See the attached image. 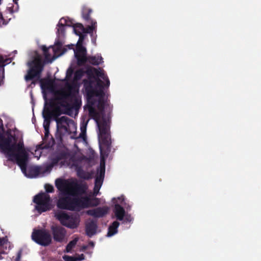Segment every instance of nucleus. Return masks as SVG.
<instances>
[{
  "instance_id": "obj_14",
  "label": "nucleus",
  "mask_w": 261,
  "mask_h": 261,
  "mask_svg": "<svg viewBox=\"0 0 261 261\" xmlns=\"http://www.w3.org/2000/svg\"><path fill=\"white\" fill-rule=\"evenodd\" d=\"M27 171L24 173L27 174ZM28 176L30 177H34L38 176L39 175H43L47 172L49 171V168L48 167H46L45 168H42L39 166L31 167L28 169Z\"/></svg>"
},
{
  "instance_id": "obj_44",
  "label": "nucleus",
  "mask_w": 261,
  "mask_h": 261,
  "mask_svg": "<svg viewBox=\"0 0 261 261\" xmlns=\"http://www.w3.org/2000/svg\"><path fill=\"white\" fill-rule=\"evenodd\" d=\"M5 60L3 58H0V69L1 70H4V66H5Z\"/></svg>"
},
{
  "instance_id": "obj_55",
  "label": "nucleus",
  "mask_w": 261,
  "mask_h": 261,
  "mask_svg": "<svg viewBox=\"0 0 261 261\" xmlns=\"http://www.w3.org/2000/svg\"><path fill=\"white\" fill-rule=\"evenodd\" d=\"M19 254H18V256H17V258H19Z\"/></svg>"
},
{
  "instance_id": "obj_50",
  "label": "nucleus",
  "mask_w": 261,
  "mask_h": 261,
  "mask_svg": "<svg viewBox=\"0 0 261 261\" xmlns=\"http://www.w3.org/2000/svg\"><path fill=\"white\" fill-rule=\"evenodd\" d=\"M66 20H67L68 23H71V26L70 27H73V25H74V24L73 23L72 21L71 20H69V19H66Z\"/></svg>"
},
{
  "instance_id": "obj_30",
  "label": "nucleus",
  "mask_w": 261,
  "mask_h": 261,
  "mask_svg": "<svg viewBox=\"0 0 261 261\" xmlns=\"http://www.w3.org/2000/svg\"><path fill=\"white\" fill-rule=\"evenodd\" d=\"M73 31L74 33L76 35H83L84 33V30H85V28L82 23H76L73 25Z\"/></svg>"
},
{
  "instance_id": "obj_36",
  "label": "nucleus",
  "mask_w": 261,
  "mask_h": 261,
  "mask_svg": "<svg viewBox=\"0 0 261 261\" xmlns=\"http://www.w3.org/2000/svg\"><path fill=\"white\" fill-rule=\"evenodd\" d=\"M8 241V240L7 237L0 238V249H6Z\"/></svg>"
},
{
  "instance_id": "obj_27",
  "label": "nucleus",
  "mask_w": 261,
  "mask_h": 261,
  "mask_svg": "<svg viewBox=\"0 0 261 261\" xmlns=\"http://www.w3.org/2000/svg\"><path fill=\"white\" fill-rule=\"evenodd\" d=\"M91 23V25H88L86 28H85V30H84V33H89L91 35L93 34V31L96 28V21L94 20H91V21H87Z\"/></svg>"
},
{
  "instance_id": "obj_1",
  "label": "nucleus",
  "mask_w": 261,
  "mask_h": 261,
  "mask_svg": "<svg viewBox=\"0 0 261 261\" xmlns=\"http://www.w3.org/2000/svg\"><path fill=\"white\" fill-rule=\"evenodd\" d=\"M72 196L68 195L60 197L57 202V207L61 210L79 211L89 206H96L100 202L99 199L96 197L91 199L87 196L81 198Z\"/></svg>"
},
{
  "instance_id": "obj_7",
  "label": "nucleus",
  "mask_w": 261,
  "mask_h": 261,
  "mask_svg": "<svg viewBox=\"0 0 261 261\" xmlns=\"http://www.w3.org/2000/svg\"><path fill=\"white\" fill-rule=\"evenodd\" d=\"M56 186L60 191H64L66 194L70 196H77L86 193L87 187L86 184H78L76 182L66 183L65 180L58 178L55 181Z\"/></svg>"
},
{
  "instance_id": "obj_49",
  "label": "nucleus",
  "mask_w": 261,
  "mask_h": 261,
  "mask_svg": "<svg viewBox=\"0 0 261 261\" xmlns=\"http://www.w3.org/2000/svg\"><path fill=\"white\" fill-rule=\"evenodd\" d=\"M56 45L57 46L58 48H60L62 47V44L61 42L58 41L56 43Z\"/></svg>"
},
{
  "instance_id": "obj_38",
  "label": "nucleus",
  "mask_w": 261,
  "mask_h": 261,
  "mask_svg": "<svg viewBox=\"0 0 261 261\" xmlns=\"http://www.w3.org/2000/svg\"><path fill=\"white\" fill-rule=\"evenodd\" d=\"M94 68L88 67L86 71H84L85 73L87 74L88 76L89 79L88 80H91V79L93 77L94 74Z\"/></svg>"
},
{
  "instance_id": "obj_46",
  "label": "nucleus",
  "mask_w": 261,
  "mask_h": 261,
  "mask_svg": "<svg viewBox=\"0 0 261 261\" xmlns=\"http://www.w3.org/2000/svg\"><path fill=\"white\" fill-rule=\"evenodd\" d=\"M76 260H82L85 259V255L83 254H79L75 257Z\"/></svg>"
},
{
  "instance_id": "obj_42",
  "label": "nucleus",
  "mask_w": 261,
  "mask_h": 261,
  "mask_svg": "<svg viewBox=\"0 0 261 261\" xmlns=\"http://www.w3.org/2000/svg\"><path fill=\"white\" fill-rule=\"evenodd\" d=\"M78 36H79V39L77 41L76 46H79V45L83 46V42L85 39V35L83 34V35H78Z\"/></svg>"
},
{
  "instance_id": "obj_24",
  "label": "nucleus",
  "mask_w": 261,
  "mask_h": 261,
  "mask_svg": "<svg viewBox=\"0 0 261 261\" xmlns=\"http://www.w3.org/2000/svg\"><path fill=\"white\" fill-rule=\"evenodd\" d=\"M94 74L97 76V78H95L96 82H97V79H99L98 77H100L106 82V86L109 87L110 84V81L108 76L105 75L103 71L102 70H99L96 68H94Z\"/></svg>"
},
{
  "instance_id": "obj_3",
  "label": "nucleus",
  "mask_w": 261,
  "mask_h": 261,
  "mask_svg": "<svg viewBox=\"0 0 261 261\" xmlns=\"http://www.w3.org/2000/svg\"><path fill=\"white\" fill-rule=\"evenodd\" d=\"M97 84L93 86L94 81L92 80H83L84 87L88 102L94 101L93 98L94 96L98 97V107L99 109L103 110L105 107L104 99L105 92L103 91V82L100 79H97Z\"/></svg>"
},
{
  "instance_id": "obj_54",
  "label": "nucleus",
  "mask_w": 261,
  "mask_h": 261,
  "mask_svg": "<svg viewBox=\"0 0 261 261\" xmlns=\"http://www.w3.org/2000/svg\"><path fill=\"white\" fill-rule=\"evenodd\" d=\"M44 98H45V100L46 99V97L45 96H44Z\"/></svg>"
},
{
  "instance_id": "obj_26",
  "label": "nucleus",
  "mask_w": 261,
  "mask_h": 261,
  "mask_svg": "<svg viewBox=\"0 0 261 261\" xmlns=\"http://www.w3.org/2000/svg\"><path fill=\"white\" fill-rule=\"evenodd\" d=\"M102 60L101 56H88L86 59V63L89 62L93 65H98Z\"/></svg>"
},
{
  "instance_id": "obj_31",
  "label": "nucleus",
  "mask_w": 261,
  "mask_h": 261,
  "mask_svg": "<svg viewBox=\"0 0 261 261\" xmlns=\"http://www.w3.org/2000/svg\"><path fill=\"white\" fill-rule=\"evenodd\" d=\"M77 175L80 178L86 180H88L91 177V175L90 173L86 172L82 169H79L77 170Z\"/></svg>"
},
{
  "instance_id": "obj_33",
  "label": "nucleus",
  "mask_w": 261,
  "mask_h": 261,
  "mask_svg": "<svg viewBox=\"0 0 261 261\" xmlns=\"http://www.w3.org/2000/svg\"><path fill=\"white\" fill-rule=\"evenodd\" d=\"M78 240L75 238L73 240L69 242V243L67 245L66 247V252H69L71 251L72 249L76 245Z\"/></svg>"
},
{
  "instance_id": "obj_10",
  "label": "nucleus",
  "mask_w": 261,
  "mask_h": 261,
  "mask_svg": "<svg viewBox=\"0 0 261 261\" xmlns=\"http://www.w3.org/2000/svg\"><path fill=\"white\" fill-rule=\"evenodd\" d=\"M32 240L38 244L48 246L51 243V236L49 232L44 229H34L32 233Z\"/></svg>"
},
{
  "instance_id": "obj_56",
  "label": "nucleus",
  "mask_w": 261,
  "mask_h": 261,
  "mask_svg": "<svg viewBox=\"0 0 261 261\" xmlns=\"http://www.w3.org/2000/svg\"><path fill=\"white\" fill-rule=\"evenodd\" d=\"M14 1H15V0H13Z\"/></svg>"
},
{
  "instance_id": "obj_35",
  "label": "nucleus",
  "mask_w": 261,
  "mask_h": 261,
  "mask_svg": "<svg viewBox=\"0 0 261 261\" xmlns=\"http://www.w3.org/2000/svg\"><path fill=\"white\" fill-rule=\"evenodd\" d=\"M102 182L100 181H98L95 180L94 187V195L96 196L99 193V191L102 186Z\"/></svg>"
},
{
  "instance_id": "obj_48",
  "label": "nucleus",
  "mask_w": 261,
  "mask_h": 261,
  "mask_svg": "<svg viewBox=\"0 0 261 261\" xmlns=\"http://www.w3.org/2000/svg\"><path fill=\"white\" fill-rule=\"evenodd\" d=\"M6 252L4 249H0V259H2L3 257L2 256V254H5Z\"/></svg>"
},
{
  "instance_id": "obj_4",
  "label": "nucleus",
  "mask_w": 261,
  "mask_h": 261,
  "mask_svg": "<svg viewBox=\"0 0 261 261\" xmlns=\"http://www.w3.org/2000/svg\"><path fill=\"white\" fill-rule=\"evenodd\" d=\"M78 92V89L73 84H67L65 89H62L55 93L56 99L58 104L63 108H70L71 105L69 102H72L73 99V106L75 107L80 106L81 103L76 97V94Z\"/></svg>"
},
{
  "instance_id": "obj_5",
  "label": "nucleus",
  "mask_w": 261,
  "mask_h": 261,
  "mask_svg": "<svg viewBox=\"0 0 261 261\" xmlns=\"http://www.w3.org/2000/svg\"><path fill=\"white\" fill-rule=\"evenodd\" d=\"M98 128V141L101 154L108 155L111 151V139L110 135V126L108 122L104 117L101 119V124Z\"/></svg>"
},
{
  "instance_id": "obj_13",
  "label": "nucleus",
  "mask_w": 261,
  "mask_h": 261,
  "mask_svg": "<svg viewBox=\"0 0 261 261\" xmlns=\"http://www.w3.org/2000/svg\"><path fill=\"white\" fill-rule=\"evenodd\" d=\"M51 233L54 240L58 242H62L64 239L66 231L60 226L53 225L51 226Z\"/></svg>"
},
{
  "instance_id": "obj_53",
  "label": "nucleus",
  "mask_w": 261,
  "mask_h": 261,
  "mask_svg": "<svg viewBox=\"0 0 261 261\" xmlns=\"http://www.w3.org/2000/svg\"><path fill=\"white\" fill-rule=\"evenodd\" d=\"M0 18H1L2 19H3V16H2V15L1 14H0Z\"/></svg>"
},
{
  "instance_id": "obj_18",
  "label": "nucleus",
  "mask_w": 261,
  "mask_h": 261,
  "mask_svg": "<svg viewBox=\"0 0 261 261\" xmlns=\"http://www.w3.org/2000/svg\"><path fill=\"white\" fill-rule=\"evenodd\" d=\"M49 129H44V138L43 139V141L45 144H40L37 146L38 149H48L51 147L55 144V140L54 138L51 137L50 138V141L48 143H46V141L49 137Z\"/></svg>"
},
{
  "instance_id": "obj_28",
  "label": "nucleus",
  "mask_w": 261,
  "mask_h": 261,
  "mask_svg": "<svg viewBox=\"0 0 261 261\" xmlns=\"http://www.w3.org/2000/svg\"><path fill=\"white\" fill-rule=\"evenodd\" d=\"M105 173V163L102 165L100 163V169L98 171V175L96 177L95 180L100 181L103 182L104 176Z\"/></svg>"
},
{
  "instance_id": "obj_9",
  "label": "nucleus",
  "mask_w": 261,
  "mask_h": 261,
  "mask_svg": "<svg viewBox=\"0 0 261 261\" xmlns=\"http://www.w3.org/2000/svg\"><path fill=\"white\" fill-rule=\"evenodd\" d=\"M33 202L37 204L36 209L40 213L49 211L52 208L51 198L45 193H40L35 196Z\"/></svg>"
},
{
  "instance_id": "obj_20",
  "label": "nucleus",
  "mask_w": 261,
  "mask_h": 261,
  "mask_svg": "<svg viewBox=\"0 0 261 261\" xmlns=\"http://www.w3.org/2000/svg\"><path fill=\"white\" fill-rule=\"evenodd\" d=\"M68 26L70 27L71 23H68L66 18H62L60 19L58 24H57V27L58 28L57 29V34L58 35L64 36L65 33V27Z\"/></svg>"
},
{
  "instance_id": "obj_2",
  "label": "nucleus",
  "mask_w": 261,
  "mask_h": 261,
  "mask_svg": "<svg viewBox=\"0 0 261 261\" xmlns=\"http://www.w3.org/2000/svg\"><path fill=\"white\" fill-rule=\"evenodd\" d=\"M28 65L29 68L24 76V80L27 82L32 81L30 86L35 85L38 81H40L42 89H48L52 86L53 82L51 81L47 80L45 82H43L42 79H41L44 62L39 56L35 57L32 61L28 62Z\"/></svg>"
},
{
  "instance_id": "obj_37",
  "label": "nucleus",
  "mask_w": 261,
  "mask_h": 261,
  "mask_svg": "<svg viewBox=\"0 0 261 261\" xmlns=\"http://www.w3.org/2000/svg\"><path fill=\"white\" fill-rule=\"evenodd\" d=\"M84 71L82 69L76 70L74 73V79L76 81L80 80L84 75Z\"/></svg>"
},
{
  "instance_id": "obj_19",
  "label": "nucleus",
  "mask_w": 261,
  "mask_h": 261,
  "mask_svg": "<svg viewBox=\"0 0 261 261\" xmlns=\"http://www.w3.org/2000/svg\"><path fill=\"white\" fill-rule=\"evenodd\" d=\"M80 219L76 215H70L65 224V226L69 228H75L79 226Z\"/></svg>"
},
{
  "instance_id": "obj_29",
  "label": "nucleus",
  "mask_w": 261,
  "mask_h": 261,
  "mask_svg": "<svg viewBox=\"0 0 261 261\" xmlns=\"http://www.w3.org/2000/svg\"><path fill=\"white\" fill-rule=\"evenodd\" d=\"M48 49L49 48H47L45 45H43L42 46V50L43 51V54L45 57V60H42V61L44 62V65L45 64L46 62L51 63L54 60V59H50L51 55L49 53Z\"/></svg>"
},
{
  "instance_id": "obj_32",
  "label": "nucleus",
  "mask_w": 261,
  "mask_h": 261,
  "mask_svg": "<svg viewBox=\"0 0 261 261\" xmlns=\"http://www.w3.org/2000/svg\"><path fill=\"white\" fill-rule=\"evenodd\" d=\"M88 123V121L86 122V123H84L83 122L82 125L81 126V132L79 135V136L78 137H75L73 136H71V138L72 139H77V138H83L84 139H85L86 138V125Z\"/></svg>"
},
{
  "instance_id": "obj_22",
  "label": "nucleus",
  "mask_w": 261,
  "mask_h": 261,
  "mask_svg": "<svg viewBox=\"0 0 261 261\" xmlns=\"http://www.w3.org/2000/svg\"><path fill=\"white\" fill-rule=\"evenodd\" d=\"M69 216L70 215L63 211H58L55 213V217L64 226L65 225L68 219L69 218Z\"/></svg>"
},
{
  "instance_id": "obj_40",
  "label": "nucleus",
  "mask_w": 261,
  "mask_h": 261,
  "mask_svg": "<svg viewBox=\"0 0 261 261\" xmlns=\"http://www.w3.org/2000/svg\"><path fill=\"white\" fill-rule=\"evenodd\" d=\"M47 107H49L50 109H53L55 107V103H54V100L53 99H50L48 100V101L47 102L46 101L45 103V105Z\"/></svg>"
},
{
  "instance_id": "obj_34",
  "label": "nucleus",
  "mask_w": 261,
  "mask_h": 261,
  "mask_svg": "<svg viewBox=\"0 0 261 261\" xmlns=\"http://www.w3.org/2000/svg\"><path fill=\"white\" fill-rule=\"evenodd\" d=\"M51 109L47 107L46 106H44V109L43 111V118H51Z\"/></svg>"
},
{
  "instance_id": "obj_25",
  "label": "nucleus",
  "mask_w": 261,
  "mask_h": 261,
  "mask_svg": "<svg viewBox=\"0 0 261 261\" xmlns=\"http://www.w3.org/2000/svg\"><path fill=\"white\" fill-rule=\"evenodd\" d=\"M92 12V10L87 6H84L82 10V15L83 18L86 21L93 20L91 18L90 15Z\"/></svg>"
},
{
  "instance_id": "obj_45",
  "label": "nucleus",
  "mask_w": 261,
  "mask_h": 261,
  "mask_svg": "<svg viewBox=\"0 0 261 261\" xmlns=\"http://www.w3.org/2000/svg\"><path fill=\"white\" fill-rule=\"evenodd\" d=\"M133 218L130 215L127 214L124 216V220L126 222H130L132 221Z\"/></svg>"
},
{
  "instance_id": "obj_51",
  "label": "nucleus",
  "mask_w": 261,
  "mask_h": 261,
  "mask_svg": "<svg viewBox=\"0 0 261 261\" xmlns=\"http://www.w3.org/2000/svg\"><path fill=\"white\" fill-rule=\"evenodd\" d=\"M4 70H1L0 69V73H2V77L4 78Z\"/></svg>"
},
{
  "instance_id": "obj_15",
  "label": "nucleus",
  "mask_w": 261,
  "mask_h": 261,
  "mask_svg": "<svg viewBox=\"0 0 261 261\" xmlns=\"http://www.w3.org/2000/svg\"><path fill=\"white\" fill-rule=\"evenodd\" d=\"M109 208L107 206L98 207L87 211V215L94 218H102L106 215L108 212Z\"/></svg>"
},
{
  "instance_id": "obj_39",
  "label": "nucleus",
  "mask_w": 261,
  "mask_h": 261,
  "mask_svg": "<svg viewBox=\"0 0 261 261\" xmlns=\"http://www.w3.org/2000/svg\"><path fill=\"white\" fill-rule=\"evenodd\" d=\"M44 122H43V127L44 129H49V125H50V119L51 118H44Z\"/></svg>"
},
{
  "instance_id": "obj_12",
  "label": "nucleus",
  "mask_w": 261,
  "mask_h": 261,
  "mask_svg": "<svg viewBox=\"0 0 261 261\" xmlns=\"http://www.w3.org/2000/svg\"><path fill=\"white\" fill-rule=\"evenodd\" d=\"M75 57L77 60V64L80 66H84L86 63L87 50L83 46H76L74 51Z\"/></svg>"
},
{
  "instance_id": "obj_17",
  "label": "nucleus",
  "mask_w": 261,
  "mask_h": 261,
  "mask_svg": "<svg viewBox=\"0 0 261 261\" xmlns=\"http://www.w3.org/2000/svg\"><path fill=\"white\" fill-rule=\"evenodd\" d=\"M90 105L88 106L89 115V116L93 119L97 123V126L101 124V121H100V115L96 111L95 109L93 107L94 105L95 101H91Z\"/></svg>"
},
{
  "instance_id": "obj_47",
  "label": "nucleus",
  "mask_w": 261,
  "mask_h": 261,
  "mask_svg": "<svg viewBox=\"0 0 261 261\" xmlns=\"http://www.w3.org/2000/svg\"><path fill=\"white\" fill-rule=\"evenodd\" d=\"M73 73V70L71 68H69L67 71L66 77H68L71 75Z\"/></svg>"
},
{
  "instance_id": "obj_41",
  "label": "nucleus",
  "mask_w": 261,
  "mask_h": 261,
  "mask_svg": "<svg viewBox=\"0 0 261 261\" xmlns=\"http://www.w3.org/2000/svg\"><path fill=\"white\" fill-rule=\"evenodd\" d=\"M44 187L47 193H53L54 191V187L51 185L46 184Z\"/></svg>"
},
{
  "instance_id": "obj_43",
  "label": "nucleus",
  "mask_w": 261,
  "mask_h": 261,
  "mask_svg": "<svg viewBox=\"0 0 261 261\" xmlns=\"http://www.w3.org/2000/svg\"><path fill=\"white\" fill-rule=\"evenodd\" d=\"M63 258L64 259L65 261H76L75 257L65 255L63 257Z\"/></svg>"
},
{
  "instance_id": "obj_6",
  "label": "nucleus",
  "mask_w": 261,
  "mask_h": 261,
  "mask_svg": "<svg viewBox=\"0 0 261 261\" xmlns=\"http://www.w3.org/2000/svg\"><path fill=\"white\" fill-rule=\"evenodd\" d=\"M12 151H11L8 159L9 160L15 161L20 167L22 172L24 173L27 170L28 154L24 149L23 142L19 141L16 143L15 142L12 144Z\"/></svg>"
},
{
  "instance_id": "obj_52",
  "label": "nucleus",
  "mask_w": 261,
  "mask_h": 261,
  "mask_svg": "<svg viewBox=\"0 0 261 261\" xmlns=\"http://www.w3.org/2000/svg\"><path fill=\"white\" fill-rule=\"evenodd\" d=\"M89 244L92 246L94 245V243L93 242H90Z\"/></svg>"
},
{
  "instance_id": "obj_11",
  "label": "nucleus",
  "mask_w": 261,
  "mask_h": 261,
  "mask_svg": "<svg viewBox=\"0 0 261 261\" xmlns=\"http://www.w3.org/2000/svg\"><path fill=\"white\" fill-rule=\"evenodd\" d=\"M16 142V138L15 136L11 134L6 138H2L0 143V148L8 156L11 151H12V140Z\"/></svg>"
},
{
  "instance_id": "obj_8",
  "label": "nucleus",
  "mask_w": 261,
  "mask_h": 261,
  "mask_svg": "<svg viewBox=\"0 0 261 261\" xmlns=\"http://www.w3.org/2000/svg\"><path fill=\"white\" fill-rule=\"evenodd\" d=\"M61 114V108L59 107H56L51 111V118L53 117L55 118L58 129H63L66 133L71 134V131L70 130V128L71 127L73 130L76 129V128L74 121L66 116L58 118Z\"/></svg>"
},
{
  "instance_id": "obj_16",
  "label": "nucleus",
  "mask_w": 261,
  "mask_h": 261,
  "mask_svg": "<svg viewBox=\"0 0 261 261\" xmlns=\"http://www.w3.org/2000/svg\"><path fill=\"white\" fill-rule=\"evenodd\" d=\"M97 229V221L91 220L87 222L85 226V230L87 236L89 237H92L96 233Z\"/></svg>"
},
{
  "instance_id": "obj_21",
  "label": "nucleus",
  "mask_w": 261,
  "mask_h": 261,
  "mask_svg": "<svg viewBox=\"0 0 261 261\" xmlns=\"http://www.w3.org/2000/svg\"><path fill=\"white\" fill-rule=\"evenodd\" d=\"M114 213L118 220L122 221L124 219L125 212L124 208L119 204H115Z\"/></svg>"
},
{
  "instance_id": "obj_23",
  "label": "nucleus",
  "mask_w": 261,
  "mask_h": 261,
  "mask_svg": "<svg viewBox=\"0 0 261 261\" xmlns=\"http://www.w3.org/2000/svg\"><path fill=\"white\" fill-rule=\"evenodd\" d=\"M119 223L117 221H114L108 228V237H112L118 232V228L119 226Z\"/></svg>"
}]
</instances>
